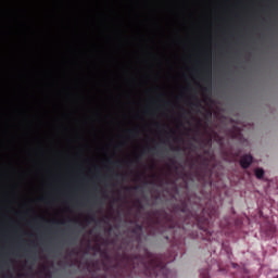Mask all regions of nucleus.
I'll use <instances>...</instances> for the list:
<instances>
[{"mask_svg":"<svg viewBox=\"0 0 278 278\" xmlns=\"http://www.w3.org/2000/svg\"><path fill=\"white\" fill-rule=\"evenodd\" d=\"M184 214L178 222H175V218L168 213H164V220L167 223L169 229H175V227H181V225H188L191 223L192 228L197 227L201 231L202 236H206V240H210L212 236V220L218 218V208L216 206L204 207L201 212V215L192 212L188 207V202L182 200L180 203L174 206V214Z\"/></svg>","mask_w":278,"mask_h":278,"instance_id":"f257e3e1","label":"nucleus"},{"mask_svg":"<svg viewBox=\"0 0 278 278\" xmlns=\"http://www.w3.org/2000/svg\"><path fill=\"white\" fill-rule=\"evenodd\" d=\"M148 260L141 258L140 255L131 256L127 253H123L121 261L117 262L115 268H136V263L141 264L146 277L150 278H168V268H166V261L162 256H155L151 252H146Z\"/></svg>","mask_w":278,"mask_h":278,"instance_id":"f03ea898","label":"nucleus"},{"mask_svg":"<svg viewBox=\"0 0 278 278\" xmlns=\"http://www.w3.org/2000/svg\"><path fill=\"white\" fill-rule=\"evenodd\" d=\"M201 81L205 85L202 87V92L204 94L212 93V55L208 53L205 58L202 74H201Z\"/></svg>","mask_w":278,"mask_h":278,"instance_id":"7ed1b4c3","label":"nucleus"},{"mask_svg":"<svg viewBox=\"0 0 278 278\" xmlns=\"http://www.w3.org/2000/svg\"><path fill=\"white\" fill-rule=\"evenodd\" d=\"M252 164H253V155L244 154L241 156V159H240L241 168L247 170V168H249V166H251Z\"/></svg>","mask_w":278,"mask_h":278,"instance_id":"20e7f679","label":"nucleus"},{"mask_svg":"<svg viewBox=\"0 0 278 278\" xmlns=\"http://www.w3.org/2000/svg\"><path fill=\"white\" fill-rule=\"evenodd\" d=\"M219 226L223 229H227L225 233H229V231H231V227H233V223H231V220H229L228 218H225L224 220L220 222Z\"/></svg>","mask_w":278,"mask_h":278,"instance_id":"39448f33","label":"nucleus"},{"mask_svg":"<svg viewBox=\"0 0 278 278\" xmlns=\"http://www.w3.org/2000/svg\"><path fill=\"white\" fill-rule=\"evenodd\" d=\"M254 174H255L256 179H264V169L263 168L257 167L254 170Z\"/></svg>","mask_w":278,"mask_h":278,"instance_id":"423d86ee","label":"nucleus"},{"mask_svg":"<svg viewBox=\"0 0 278 278\" xmlns=\"http://www.w3.org/2000/svg\"><path fill=\"white\" fill-rule=\"evenodd\" d=\"M147 152L148 153H155L156 152V154L162 155V151L157 150V147H155V148H148Z\"/></svg>","mask_w":278,"mask_h":278,"instance_id":"0eeeda50","label":"nucleus"},{"mask_svg":"<svg viewBox=\"0 0 278 278\" xmlns=\"http://www.w3.org/2000/svg\"><path fill=\"white\" fill-rule=\"evenodd\" d=\"M201 278H210V271L207 269H204L200 273Z\"/></svg>","mask_w":278,"mask_h":278,"instance_id":"6e6552de","label":"nucleus"},{"mask_svg":"<svg viewBox=\"0 0 278 278\" xmlns=\"http://www.w3.org/2000/svg\"><path fill=\"white\" fill-rule=\"evenodd\" d=\"M138 231H142V225H136L132 229V233H138Z\"/></svg>","mask_w":278,"mask_h":278,"instance_id":"1a4fd4ad","label":"nucleus"},{"mask_svg":"<svg viewBox=\"0 0 278 278\" xmlns=\"http://www.w3.org/2000/svg\"><path fill=\"white\" fill-rule=\"evenodd\" d=\"M140 160H142V155H137V156L135 157V161H129L128 164H132L134 162H136V164H139V163H140Z\"/></svg>","mask_w":278,"mask_h":278,"instance_id":"9d476101","label":"nucleus"},{"mask_svg":"<svg viewBox=\"0 0 278 278\" xmlns=\"http://www.w3.org/2000/svg\"><path fill=\"white\" fill-rule=\"evenodd\" d=\"M90 220V223H94V215L88 216L86 218V222L88 223Z\"/></svg>","mask_w":278,"mask_h":278,"instance_id":"9b49d317","label":"nucleus"},{"mask_svg":"<svg viewBox=\"0 0 278 278\" xmlns=\"http://www.w3.org/2000/svg\"><path fill=\"white\" fill-rule=\"evenodd\" d=\"M191 105L193 106V108H199V105H201L199 102H197V103H191Z\"/></svg>","mask_w":278,"mask_h":278,"instance_id":"f8f14e48","label":"nucleus"},{"mask_svg":"<svg viewBox=\"0 0 278 278\" xmlns=\"http://www.w3.org/2000/svg\"><path fill=\"white\" fill-rule=\"evenodd\" d=\"M129 134H130L131 136H136V132H135L134 130H129Z\"/></svg>","mask_w":278,"mask_h":278,"instance_id":"ddd939ff","label":"nucleus"},{"mask_svg":"<svg viewBox=\"0 0 278 278\" xmlns=\"http://www.w3.org/2000/svg\"><path fill=\"white\" fill-rule=\"evenodd\" d=\"M139 203V210H142V203H140V201H138Z\"/></svg>","mask_w":278,"mask_h":278,"instance_id":"4468645a","label":"nucleus"},{"mask_svg":"<svg viewBox=\"0 0 278 278\" xmlns=\"http://www.w3.org/2000/svg\"><path fill=\"white\" fill-rule=\"evenodd\" d=\"M116 164H121V162H118V161H117V162H114V163H113V166H116Z\"/></svg>","mask_w":278,"mask_h":278,"instance_id":"2eb2a0df","label":"nucleus"},{"mask_svg":"<svg viewBox=\"0 0 278 278\" xmlns=\"http://www.w3.org/2000/svg\"><path fill=\"white\" fill-rule=\"evenodd\" d=\"M137 240L138 242H140V235H137Z\"/></svg>","mask_w":278,"mask_h":278,"instance_id":"dca6fc26","label":"nucleus"},{"mask_svg":"<svg viewBox=\"0 0 278 278\" xmlns=\"http://www.w3.org/2000/svg\"><path fill=\"white\" fill-rule=\"evenodd\" d=\"M155 127H160V123H155Z\"/></svg>","mask_w":278,"mask_h":278,"instance_id":"f3484780","label":"nucleus"},{"mask_svg":"<svg viewBox=\"0 0 278 278\" xmlns=\"http://www.w3.org/2000/svg\"><path fill=\"white\" fill-rule=\"evenodd\" d=\"M115 177H121V174H115Z\"/></svg>","mask_w":278,"mask_h":278,"instance_id":"a211bd4d","label":"nucleus"},{"mask_svg":"<svg viewBox=\"0 0 278 278\" xmlns=\"http://www.w3.org/2000/svg\"><path fill=\"white\" fill-rule=\"evenodd\" d=\"M180 149H181V148L177 147V148H176V151H179Z\"/></svg>","mask_w":278,"mask_h":278,"instance_id":"6ab92c4d","label":"nucleus"},{"mask_svg":"<svg viewBox=\"0 0 278 278\" xmlns=\"http://www.w3.org/2000/svg\"><path fill=\"white\" fill-rule=\"evenodd\" d=\"M144 153H147V150H143V151H142V154H144Z\"/></svg>","mask_w":278,"mask_h":278,"instance_id":"aec40b11","label":"nucleus"},{"mask_svg":"<svg viewBox=\"0 0 278 278\" xmlns=\"http://www.w3.org/2000/svg\"><path fill=\"white\" fill-rule=\"evenodd\" d=\"M53 224H58V220L52 222Z\"/></svg>","mask_w":278,"mask_h":278,"instance_id":"412c9836","label":"nucleus"},{"mask_svg":"<svg viewBox=\"0 0 278 278\" xmlns=\"http://www.w3.org/2000/svg\"><path fill=\"white\" fill-rule=\"evenodd\" d=\"M105 257H106V260H110V256H109V255H106Z\"/></svg>","mask_w":278,"mask_h":278,"instance_id":"4be33fe9","label":"nucleus"},{"mask_svg":"<svg viewBox=\"0 0 278 278\" xmlns=\"http://www.w3.org/2000/svg\"><path fill=\"white\" fill-rule=\"evenodd\" d=\"M182 112H186V110L184 108H181Z\"/></svg>","mask_w":278,"mask_h":278,"instance_id":"5701e85b","label":"nucleus"}]
</instances>
